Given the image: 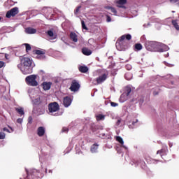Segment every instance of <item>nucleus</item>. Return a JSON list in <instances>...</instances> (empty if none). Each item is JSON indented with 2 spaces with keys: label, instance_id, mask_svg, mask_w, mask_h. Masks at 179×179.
Listing matches in <instances>:
<instances>
[{
  "label": "nucleus",
  "instance_id": "nucleus-51",
  "mask_svg": "<svg viewBox=\"0 0 179 179\" xmlns=\"http://www.w3.org/2000/svg\"><path fill=\"white\" fill-rule=\"evenodd\" d=\"M118 6V8H122V6Z\"/></svg>",
  "mask_w": 179,
  "mask_h": 179
},
{
  "label": "nucleus",
  "instance_id": "nucleus-15",
  "mask_svg": "<svg viewBox=\"0 0 179 179\" xmlns=\"http://www.w3.org/2000/svg\"><path fill=\"white\" fill-rule=\"evenodd\" d=\"M82 52L84 54V55H92V50L87 48H83L82 49Z\"/></svg>",
  "mask_w": 179,
  "mask_h": 179
},
{
  "label": "nucleus",
  "instance_id": "nucleus-26",
  "mask_svg": "<svg viewBox=\"0 0 179 179\" xmlns=\"http://www.w3.org/2000/svg\"><path fill=\"white\" fill-rule=\"evenodd\" d=\"M166 153V150L164 149H161L157 152V155H160V156H163Z\"/></svg>",
  "mask_w": 179,
  "mask_h": 179
},
{
  "label": "nucleus",
  "instance_id": "nucleus-24",
  "mask_svg": "<svg viewBox=\"0 0 179 179\" xmlns=\"http://www.w3.org/2000/svg\"><path fill=\"white\" fill-rule=\"evenodd\" d=\"M24 45L25 46L26 48V52H29V51L31 50V46L29 43H24Z\"/></svg>",
  "mask_w": 179,
  "mask_h": 179
},
{
  "label": "nucleus",
  "instance_id": "nucleus-8",
  "mask_svg": "<svg viewBox=\"0 0 179 179\" xmlns=\"http://www.w3.org/2000/svg\"><path fill=\"white\" fill-rule=\"evenodd\" d=\"M79 89H80V84H79L76 80H73L71 82V85L69 87L71 92H78Z\"/></svg>",
  "mask_w": 179,
  "mask_h": 179
},
{
  "label": "nucleus",
  "instance_id": "nucleus-40",
  "mask_svg": "<svg viewBox=\"0 0 179 179\" xmlns=\"http://www.w3.org/2000/svg\"><path fill=\"white\" fill-rule=\"evenodd\" d=\"M141 169H146V163H145V162H143V164L141 165Z\"/></svg>",
  "mask_w": 179,
  "mask_h": 179
},
{
  "label": "nucleus",
  "instance_id": "nucleus-20",
  "mask_svg": "<svg viewBox=\"0 0 179 179\" xmlns=\"http://www.w3.org/2000/svg\"><path fill=\"white\" fill-rule=\"evenodd\" d=\"M105 118H106V115L102 114H99L98 115L96 116V121H103Z\"/></svg>",
  "mask_w": 179,
  "mask_h": 179
},
{
  "label": "nucleus",
  "instance_id": "nucleus-16",
  "mask_svg": "<svg viewBox=\"0 0 179 179\" xmlns=\"http://www.w3.org/2000/svg\"><path fill=\"white\" fill-rule=\"evenodd\" d=\"M79 71L82 73H86V72L89 71V68H87L86 66H81L79 67Z\"/></svg>",
  "mask_w": 179,
  "mask_h": 179
},
{
  "label": "nucleus",
  "instance_id": "nucleus-21",
  "mask_svg": "<svg viewBox=\"0 0 179 179\" xmlns=\"http://www.w3.org/2000/svg\"><path fill=\"white\" fill-rule=\"evenodd\" d=\"M15 111H17L20 115H24V110L23 108H15Z\"/></svg>",
  "mask_w": 179,
  "mask_h": 179
},
{
  "label": "nucleus",
  "instance_id": "nucleus-19",
  "mask_svg": "<svg viewBox=\"0 0 179 179\" xmlns=\"http://www.w3.org/2000/svg\"><path fill=\"white\" fill-rule=\"evenodd\" d=\"M47 34L49 37H52V40H55V38H57V36L54 35V31L52 30L48 31Z\"/></svg>",
  "mask_w": 179,
  "mask_h": 179
},
{
  "label": "nucleus",
  "instance_id": "nucleus-38",
  "mask_svg": "<svg viewBox=\"0 0 179 179\" xmlns=\"http://www.w3.org/2000/svg\"><path fill=\"white\" fill-rule=\"evenodd\" d=\"M128 76H129V73H127L124 75V78L127 79V80H129V79H131L130 78H128Z\"/></svg>",
  "mask_w": 179,
  "mask_h": 179
},
{
  "label": "nucleus",
  "instance_id": "nucleus-29",
  "mask_svg": "<svg viewBox=\"0 0 179 179\" xmlns=\"http://www.w3.org/2000/svg\"><path fill=\"white\" fill-rule=\"evenodd\" d=\"M80 8H82L81 6H78L76 10H74V13L75 15H78V13H79V11L80 10Z\"/></svg>",
  "mask_w": 179,
  "mask_h": 179
},
{
  "label": "nucleus",
  "instance_id": "nucleus-50",
  "mask_svg": "<svg viewBox=\"0 0 179 179\" xmlns=\"http://www.w3.org/2000/svg\"><path fill=\"white\" fill-rule=\"evenodd\" d=\"M49 173H52V170H49Z\"/></svg>",
  "mask_w": 179,
  "mask_h": 179
},
{
  "label": "nucleus",
  "instance_id": "nucleus-55",
  "mask_svg": "<svg viewBox=\"0 0 179 179\" xmlns=\"http://www.w3.org/2000/svg\"><path fill=\"white\" fill-rule=\"evenodd\" d=\"M20 179H22V178H20Z\"/></svg>",
  "mask_w": 179,
  "mask_h": 179
},
{
  "label": "nucleus",
  "instance_id": "nucleus-6",
  "mask_svg": "<svg viewBox=\"0 0 179 179\" xmlns=\"http://www.w3.org/2000/svg\"><path fill=\"white\" fill-rule=\"evenodd\" d=\"M48 110L49 113H57L59 111V104L57 102H52L48 104Z\"/></svg>",
  "mask_w": 179,
  "mask_h": 179
},
{
  "label": "nucleus",
  "instance_id": "nucleus-30",
  "mask_svg": "<svg viewBox=\"0 0 179 179\" xmlns=\"http://www.w3.org/2000/svg\"><path fill=\"white\" fill-rule=\"evenodd\" d=\"M82 28L84 29V30H87V27H86V24H85V21H81Z\"/></svg>",
  "mask_w": 179,
  "mask_h": 179
},
{
  "label": "nucleus",
  "instance_id": "nucleus-7",
  "mask_svg": "<svg viewBox=\"0 0 179 179\" xmlns=\"http://www.w3.org/2000/svg\"><path fill=\"white\" fill-rule=\"evenodd\" d=\"M107 78H108V73H103L95 79V82H96V85H101L107 80Z\"/></svg>",
  "mask_w": 179,
  "mask_h": 179
},
{
  "label": "nucleus",
  "instance_id": "nucleus-49",
  "mask_svg": "<svg viewBox=\"0 0 179 179\" xmlns=\"http://www.w3.org/2000/svg\"><path fill=\"white\" fill-rule=\"evenodd\" d=\"M8 128L11 129L12 132H13V129H12V127L8 126Z\"/></svg>",
  "mask_w": 179,
  "mask_h": 179
},
{
  "label": "nucleus",
  "instance_id": "nucleus-4",
  "mask_svg": "<svg viewBox=\"0 0 179 179\" xmlns=\"http://www.w3.org/2000/svg\"><path fill=\"white\" fill-rule=\"evenodd\" d=\"M36 79H37V75H30L26 77L25 82L28 86H32L34 87L36 86H38V82H37Z\"/></svg>",
  "mask_w": 179,
  "mask_h": 179
},
{
  "label": "nucleus",
  "instance_id": "nucleus-23",
  "mask_svg": "<svg viewBox=\"0 0 179 179\" xmlns=\"http://www.w3.org/2000/svg\"><path fill=\"white\" fill-rule=\"evenodd\" d=\"M34 104L35 106H38L39 104H41V99L40 98H36L34 100Z\"/></svg>",
  "mask_w": 179,
  "mask_h": 179
},
{
  "label": "nucleus",
  "instance_id": "nucleus-46",
  "mask_svg": "<svg viewBox=\"0 0 179 179\" xmlns=\"http://www.w3.org/2000/svg\"><path fill=\"white\" fill-rule=\"evenodd\" d=\"M106 8V9H110V10H111V8H113V7H110V6H106V7H105Z\"/></svg>",
  "mask_w": 179,
  "mask_h": 179
},
{
  "label": "nucleus",
  "instance_id": "nucleus-52",
  "mask_svg": "<svg viewBox=\"0 0 179 179\" xmlns=\"http://www.w3.org/2000/svg\"><path fill=\"white\" fill-rule=\"evenodd\" d=\"M45 173H47V169H45Z\"/></svg>",
  "mask_w": 179,
  "mask_h": 179
},
{
  "label": "nucleus",
  "instance_id": "nucleus-27",
  "mask_svg": "<svg viewBox=\"0 0 179 179\" xmlns=\"http://www.w3.org/2000/svg\"><path fill=\"white\" fill-rule=\"evenodd\" d=\"M116 3H117V5H125V3H127V0H119Z\"/></svg>",
  "mask_w": 179,
  "mask_h": 179
},
{
  "label": "nucleus",
  "instance_id": "nucleus-41",
  "mask_svg": "<svg viewBox=\"0 0 179 179\" xmlns=\"http://www.w3.org/2000/svg\"><path fill=\"white\" fill-rule=\"evenodd\" d=\"M34 176H36V175L34 173H33V174H31V176L28 175V177H29V178H30V177H31V178L36 179V178H34Z\"/></svg>",
  "mask_w": 179,
  "mask_h": 179
},
{
  "label": "nucleus",
  "instance_id": "nucleus-5",
  "mask_svg": "<svg viewBox=\"0 0 179 179\" xmlns=\"http://www.w3.org/2000/svg\"><path fill=\"white\" fill-rule=\"evenodd\" d=\"M17 13H19V8L14 7L6 13V17L8 19H10V17H15V16L17 15Z\"/></svg>",
  "mask_w": 179,
  "mask_h": 179
},
{
  "label": "nucleus",
  "instance_id": "nucleus-48",
  "mask_svg": "<svg viewBox=\"0 0 179 179\" xmlns=\"http://www.w3.org/2000/svg\"><path fill=\"white\" fill-rule=\"evenodd\" d=\"M136 122H138V120H136V122H133V125H135V124H136Z\"/></svg>",
  "mask_w": 179,
  "mask_h": 179
},
{
  "label": "nucleus",
  "instance_id": "nucleus-31",
  "mask_svg": "<svg viewBox=\"0 0 179 179\" xmlns=\"http://www.w3.org/2000/svg\"><path fill=\"white\" fill-rule=\"evenodd\" d=\"M28 124H33V117L31 116L28 117Z\"/></svg>",
  "mask_w": 179,
  "mask_h": 179
},
{
  "label": "nucleus",
  "instance_id": "nucleus-42",
  "mask_svg": "<svg viewBox=\"0 0 179 179\" xmlns=\"http://www.w3.org/2000/svg\"><path fill=\"white\" fill-rule=\"evenodd\" d=\"M179 0H169V1L171 3H176L177 2H178Z\"/></svg>",
  "mask_w": 179,
  "mask_h": 179
},
{
  "label": "nucleus",
  "instance_id": "nucleus-10",
  "mask_svg": "<svg viewBox=\"0 0 179 179\" xmlns=\"http://www.w3.org/2000/svg\"><path fill=\"white\" fill-rule=\"evenodd\" d=\"M71 104H72V99L71 96H65L63 99V105L64 107L68 108L69 106H71Z\"/></svg>",
  "mask_w": 179,
  "mask_h": 179
},
{
  "label": "nucleus",
  "instance_id": "nucleus-22",
  "mask_svg": "<svg viewBox=\"0 0 179 179\" xmlns=\"http://www.w3.org/2000/svg\"><path fill=\"white\" fill-rule=\"evenodd\" d=\"M172 24L175 27V29H176V30H179V25L178 23L177 22V20H173Z\"/></svg>",
  "mask_w": 179,
  "mask_h": 179
},
{
  "label": "nucleus",
  "instance_id": "nucleus-37",
  "mask_svg": "<svg viewBox=\"0 0 179 179\" xmlns=\"http://www.w3.org/2000/svg\"><path fill=\"white\" fill-rule=\"evenodd\" d=\"M17 124H22V123L23 122V119H22V118H18V119L17 120Z\"/></svg>",
  "mask_w": 179,
  "mask_h": 179
},
{
  "label": "nucleus",
  "instance_id": "nucleus-28",
  "mask_svg": "<svg viewBox=\"0 0 179 179\" xmlns=\"http://www.w3.org/2000/svg\"><path fill=\"white\" fill-rule=\"evenodd\" d=\"M131 92H132V90L131 89V87H127L126 90V96H129Z\"/></svg>",
  "mask_w": 179,
  "mask_h": 179
},
{
  "label": "nucleus",
  "instance_id": "nucleus-34",
  "mask_svg": "<svg viewBox=\"0 0 179 179\" xmlns=\"http://www.w3.org/2000/svg\"><path fill=\"white\" fill-rule=\"evenodd\" d=\"M110 12H112V13H114V15H117V10H115L114 7H112L110 8Z\"/></svg>",
  "mask_w": 179,
  "mask_h": 179
},
{
  "label": "nucleus",
  "instance_id": "nucleus-43",
  "mask_svg": "<svg viewBox=\"0 0 179 179\" xmlns=\"http://www.w3.org/2000/svg\"><path fill=\"white\" fill-rule=\"evenodd\" d=\"M3 131H6V132H10V131H9V129H8V128H6V127L3 128Z\"/></svg>",
  "mask_w": 179,
  "mask_h": 179
},
{
  "label": "nucleus",
  "instance_id": "nucleus-3",
  "mask_svg": "<svg viewBox=\"0 0 179 179\" xmlns=\"http://www.w3.org/2000/svg\"><path fill=\"white\" fill-rule=\"evenodd\" d=\"M145 48L148 51H157V52H164V49L162 48V43L157 41L146 42Z\"/></svg>",
  "mask_w": 179,
  "mask_h": 179
},
{
  "label": "nucleus",
  "instance_id": "nucleus-36",
  "mask_svg": "<svg viewBox=\"0 0 179 179\" xmlns=\"http://www.w3.org/2000/svg\"><path fill=\"white\" fill-rule=\"evenodd\" d=\"M106 22H111V17L110 15H106Z\"/></svg>",
  "mask_w": 179,
  "mask_h": 179
},
{
  "label": "nucleus",
  "instance_id": "nucleus-44",
  "mask_svg": "<svg viewBox=\"0 0 179 179\" xmlns=\"http://www.w3.org/2000/svg\"><path fill=\"white\" fill-rule=\"evenodd\" d=\"M126 68H127V69H128V71H129V69H131V65L127 64V65L126 66Z\"/></svg>",
  "mask_w": 179,
  "mask_h": 179
},
{
  "label": "nucleus",
  "instance_id": "nucleus-9",
  "mask_svg": "<svg viewBox=\"0 0 179 179\" xmlns=\"http://www.w3.org/2000/svg\"><path fill=\"white\" fill-rule=\"evenodd\" d=\"M34 53L37 55V59H45V50H36Z\"/></svg>",
  "mask_w": 179,
  "mask_h": 179
},
{
  "label": "nucleus",
  "instance_id": "nucleus-13",
  "mask_svg": "<svg viewBox=\"0 0 179 179\" xmlns=\"http://www.w3.org/2000/svg\"><path fill=\"white\" fill-rule=\"evenodd\" d=\"M25 33H27V34H36L37 33V29L31 27H27L25 29Z\"/></svg>",
  "mask_w": 179,
  "mask_h": 179
},
{
  "label": "nucleus",
  "instance_id": "nucleus-17",
  "mask_svg": "<svg viewBox=\"0 0 179 179\" xmlns=\"http://www.w3.org/2000/svg\"><path fill=\"white\" fill-rule=\"evenodd\" d=\"M97 149H99V145L97 143H94L91 147L92 153H96L97 152Z\"/></svg>",
  "mask_w": 179,
  "mask_h": 179
},
{
  "label": "nucleus",
  "instance_id": "nucleus-18",
  "mask_svg": "<svg viewBox=\"0 0 179 179\" xmlns=\"http://www.w3.org/2000/svg\"><path fill=\"white\" fill-rule=\"evenodd\" d=\"M142 48H143V46L141 43H136L134 45V51H141Z\"/></svg>",
  "mask_w": 179,
  "mask_h": 179
},
{
  "label": "nucleus",
  "instance_id": "nucleus-32",
  "mask_svg": "<svg viewBox=\"0 0 179 179\" xmlns=\"http://www.w3.org/2000/svg\"><path fill=\"white\" fill-rule=\"evenodd\" d=\"M6 134L3 132H0V139H5Z\"/></svg>",
  "mask_w": 179,
  "mask_h": 179
},
{
  "label": "nucleus",
  "instance_id": "nucleus-33",
  "mask_svg": "<svg viewBox=\"0 0 179 179\" xmlns=\"http://www.w3.org/2000/svg\"><path fill=\"white\" fill-rule=\"evenodd\" d=\"M6 64L4 62L0 61V69L1 68H3V66H6Z\"/></svg>",
  "mask_w": 179,
  "mask_h": 179
},
{
  "label": "nucleus",
  "instance_id": "nucleus-1",
  "mask_svg": "<svg viewBox=\"0 0 179 179\" xmlns=\"http://www.w3.org/2000/svg\"><path fill=\"white\" fill-rule=\"evenodd\" d=\"M132 39V36L129 34L122 35L121 37L119 38L118 41L116 43V48L119 50V51H125L127 48H128V43L124 41V40H129Z\"/></svg>",
  "mask_w": 179,
  "mask_h": 179
},
{
  "label": "nucleus",
  "instance_id": "nucleus-53",
  "mask_svg": "<svg viewBox=\"0 0 179 179\" xmlns=\"http://www.w3.org/2000/svg\"><path fill=\"white\" fill-rule=\"evenodd\" d=\"M117 122H120V120H118V121H117Z\"/></svg>",
  "mask_w": 179,
  "mask_h": 179
},
{
  "label": "nucleus",
  "instance_id": "nucleus-47",
  "mask_svg": "<svg viewBox=\"0 0 179 179\" xmlns=\"http://www.w3.org/2000/svg\"><path fill=\"white\" fill-rule=\"evenodd\" d=\"M133 162L136 163V164H138L139 162H136L135 159L133 160Z\"/></svg>",
  "mask_w": 179,
  "mask_h": 179
},
{
  "label": "nucleus",
  "instance_id": "nucleus-39",
  "mask_svg": "<svg viewBox=\"0 0 179 179\" xmlns=\"http://www.w3.org/2000/svg\"><path fill=\"white\" fill-rule=\"evenodd\" d=\"M68 131H69V129L67 127H63L62 132H68Z\"/></svg>",
  "mask_w": 179,
  "mask_h": 179
},
{
  "label": "nucleus",
  "instance_id": "nucleus-14",
  "mask_svg": "<svg viewBox=\"0 0 179 179\" xmlns=\"http://www.w3.org/2000/svg\"><path fill=\"white\" fill-rule=\"evenodd\" d=\"M70 38L73 41V43H78V35L75 32H71Z\"/></svg>",
  "mask_w": 179,
  "mask_h": 179
},
{
  "label": "nucleus",
  "instance_id": "nucleus-35",
  "mask_svg": "<svg viewBox=\"0 0 179 179\" xmlns=\"http://www.w3.org/2000/svg\"><path fill=\"white\" fill-rule=\"evenodd\" d=\"M110 106H111V107H117L118 103H117L115 102H110Z\"/></svg>",
  "mask_w": 179,
  "mask_h": 179
},
{
  "label": "nucleus",
  "instance_id": "nucleus-54",
  "mask_svg": "<svg viewBox=\"0 0 179 179\" xmlns=\"http://www.w3.org/2000/svg\"><path fill=\"white\" fill-rule=\"evenodd\" d=\"M1 19H2V17H0V20H1Z\"/></svg>",
  "mask_w": 179,
  "mask_h": 179
},
{
  "label": "nucleus",
  "instance_id": "nucleus-11",
  "mask_svg": "<svg viewBox=\"0 0 179 179\" xmlns=\"http://www.w3.org/2000/svg\"><path fill=\"white\" fill-rule=\"evenodd\" d=\"M52 85V83L47 82V81H44L41 84V86H42L43 90H45V91L50 90V89H51Z\"/></svg>",
  "mask_w": 179,
  "mask_h": 179
},
{
  "label": "nucleus",
  "instance_id": "nucleus-2",
  "mask_svg": "<svg viewBox=\"0 0 179 179\" xmlns=\"http://www.w3.org/2000/svg\"><path fill=\"white\" fill-rule=\"evenodd\" d=\"M21 65L23 66L21 71L24 75H29L31 73V64H33V60L30 57H22L20 58Z\"/></svg>",
  "mask_w": 179,
  "mask_h": 179
},
{
  "label": "nucleus",
  "instance_id": "nucleus-12",
  "mask_svg": "<svg viewBox=\"0 0 179 179\" xmlns=\"http://www.w3.org/2000/svg\"><path fill=\"white\" fill-rule=\"evenodd\" d=\"M45 134V128H44V127H39L37 129L38 136H44Z\"/></svg>",
  "mask_w": 179,
  "mask_h": 179
},
{
  "label": "nucleus",
  "instance_id": "nucleus-45",
  "mask_svg": "<svg viewBox=\"0 0 179 179\" xmlns=\"http://www.w3.org/2000/svg\"><path fill=\"white\" fill-rule=\"evenodd\" d=\"M122 145V148H124V149H128V148H127V146L124 145V144H121Z\"/></svg>",
  "mask_w": 179,
  "mask_h": 179
},
{
  "label": "nucleus",
  "instance_id": "nucleus-25",
  "mask_svg": "<svg viewBox=\"0 0 179 179\" xmlns=\"http://www.w3.org/2000/svg\"><path fill=\"white\" fill-rule=\"evenodd\" d=\"M116 141L120 143V145H124V140H122V138L121 136H117Z\"/></svg>",
  "mask_w": 179,
  "mask_h": 179
}]
</instances>
